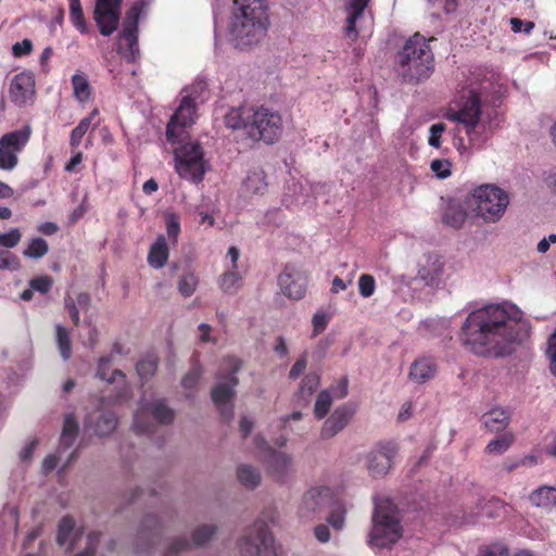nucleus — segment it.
<instances>
[{"label": "nucleus", "mask_w": 556, "mask_h": 556, "mask_svg": "<svg viewBox=\"0 0 556 556\" xmlns=\"http://www.w3.org/2000/svg\"><path fill=\"white\" fill-rule=\"evenodd\" d=\"M11 101L24 106L35 96V78L31 73L22 72L13 77L9 88Z\"/></svg>", "instance_id": "obj_21"}, {"label": "nucleus", "mask_w": 556, "mask_h": 556, "mask_svg": "<svg viewBox=\"0 0 556 556\" xmlns=\"http://www.w3.org/2000/svg\"><path fill=\"white\" fill-rule=\"evenodd\" d=\"M70 1V21L72 25L80 33L87 34L89 27L85 18V14L81 8L80 0H68Z\"/></svg>", "instance_id": "obj_38"}, {"label": "nucleus", "mask_w": 556, "mask_h": 556, "mask_svg": "<svg viewBox=\"0 0 556 556\" xmlns=\"http://www.w3.org/2000/svg\"><path fill=\"white\" fill-rule=\"evenodd\" d=\"M330 497V490L326 486H315L307 490L302 496L298 514L300 518L312 520L319 515Z\"/></svg>", "instance_id": "obj_17"}, {"label": "nucleus", "mask_w": 556, "mask_h": 556, "mask_svg": "<svg viewBox=\"0 0 556 556\" xmlns=\"http://www.w3.org/2000/svg\"><path fill=\"white\" fill-rule=\"evenodd\" d=\"M242 285V276L238 270H226L218 279V286L224 293L233 294Z\"/></svg>", "instance_id": "obj_37"}, {"label": "nucleus", "mask_w": 556, "mask_h": 556, "mask_svg": "<svg viewBox=\"0 0 556 556\" xmlns=\"http://www.w3.org/2000/svg\"><path fill=\"white\" fill-rule=\"evenodd\" d=\"M208 541V526L199 527L192 534V542L186 538H177L168 545L165 556H177L180 552L187 551L191 545L200 546Z\"/></svg>", "instance_id": "obj_23"}, {"label": "nucleus", "mask_w": 556, "mask_h": 556, "mask_svg": "<svg viewBox=\"0 0 556 556\" xmlns=\"http://www.w3.org/2000/svg\"><path fill=\"white\" fill-rule=\"evenodd\" d=\"M307 358L306 353H304L291 367L289 371V378L292 380L298 379L306 369Z\"/></svg>", "instance_id": "obj_61"}, {"label": "nucleus", "mask_w": 556, "mask_h": 556, "mask_svg": "<svg viewBox=\"0 0 556 556\" xmlns=\"http://www.w3.org/2000/svg\"><path fill=\"white\" fill-rule=\"evenodd\" d=\"M397 453L395 444L387 442L374 447L366 456L367 469L371 477L386 476L392 467L393 458Z\"/></svg>", "instance_id": "obj_15"}, {"label": "nucleus", "mask_w": 556, "mask_h": 556, "mask_svg": "<svg viewBox=\"0 0 556 556\" xmlns=\"http://www.w3.org/2000/svg\"><path fill=\"white\" fill-rule=\"evenodd\" d=\"M33 51V42L30 39H23L20 42H15L12 47V53L15 58H22L30 54Z\"/></svg>", "instance_id": "obj_59"}, {"label": "nucleus", "mask_w": 556, "mask_h": 556, "mask_svg": "<svg viewBox=\"0 0 556 556\" xmlns=\"http://www.w3.org/2000/svg\"><path fill=\"white\" fill-rule=\"evenodd\" d=\"M20 267L21 263L15 254L0 250V269L17 270Z\"/></svg>", "instance_id": "obj_53"}, {"label": "nucleus", "mask_w": 556, "mask_h": 556, "mask_svg": "<svg viewBox=\"0 0 556 556\" xmlns=\"http://www.w3.org/2000/svg\"><path fill=\"white\" fill-rule=\"evenodd\" d=\"M201 376V368L199 365L193 364L188 374L182 378L181 384L185 389H193Z\"/></svg>", "instance_id": "obj_55"}, {"label": "nucleus", "mask_w": 556, "mask_h": 556, "mask_svg": "<svg viewBox=\"0 0 556 556\" xmlns=\"http://www.w3.org/2000/svg\"><path fill=\"white\" fill-rule=\"evenodd\" d=\"M430 168L438 178L445 179L451 176L452 163L445 159H437L430 163Z\"/></svg>", "instance_id": "obj_52"}, {"label": "nucleus", "mask_w": 556, "mask_h": 556, "mask_svg": "<svg viewBox=\"0 0 556 556\" xmlns=\"http://www.w3.org/2000/svg\"><path fill=\"white\" fill-rule=\"evenodd\" d=\"M198 285V279L192 273L184 274L178 281V290L184 296H190Z\"/></svg>", "instance_id": "obj_49"}, {"label": "nucleus", "mask_w": 556, "mask_h": 556, "mask_svg": "<svg viewBox=\"0 0 556 556\" xmlns=\"http://www.w3.org/2000/svg\"><path fill=\"white\" fill-rule=\"evenodd\" d=\"M74 97L81 103L87 102L91 97V86L84 73H76L72 77Z\"/></svg>", "instance_id": "obj_36"}, {"label": "nucleus", "mask_w": 556, "mask_h": 556, "mask_svg": "<svg viewBox=\"0 0 556 556\" xmlns=\"http://www.w3.org/2000/svg\"><path fill=\"white\" fill-rule=\"evenodd\" d=\"M237 478L242 486L253 490L262 482V473L260 469L250 464H241L237 468Z\"/></svg>", "instance_id": "obj_29"}, {"label": "nucleus", "mask_w": 556, "mask_h": 556, "mask_svg": "<svg viewBox=\"0 0 556 556\" xmlns=\"http://www.w3.org/2000/svg\"><path fill=\"white\" fill-rule=\"evenodd\" d=\"M477 215L485 223H497L509 204L508 193L495 185H482L473 190Z\"/></svg>", "instance_id": "obj_7"}, {"label": "nucleus", "mask_w": 556, "mask_h": 556, "mask_svg": "<svg viewBox=\"0 0 556 556\" xmlns=\"http://www.w3.org/2000/svg\"><path fill=\"white\" fill-rule=\"evenodd\" d=\"M444 265L442 256L434 253L426 254L418 264L416 279L425 286L437 287L442 282Z\"/></svg>", "instance_id": "obj_19"}, {"label": "nucleus", "mask_w": 556, "mask_h": 556, "mask_svg": "<svg viewBox=\"0 0 556 556\" xmlns=\"http://www.w3.org/2000/svg\"><path fill=\"white\" fill-rule=\"evenodd\" d=\"M531 325L515 304L503 302L472 311L466 318L460 340L477 355L503 357L526 341Z\"/></svg>", "instance_id": "obj_1"}, {"label": "nucleus", "mask_w": 556, "mask_h": 556, "mask_svg": "<svg viewBox=\"0 0 556 556\" xmlns=\"http://www.w3.org/2000/svg\"><path fill=\"white\" fill-rule=\"evenodd\" d=\"M64 306H65V309L67 311L74 326L78 327L80 324V316H79V308L77 307L75 300L70 295H66L64 298Z\"/></svg>", "instance_id": "obj_57"}, {"label": "nucleus", "mask_w": 556, "mask_h": 556, "mask_svg": "<svg viewBox=\"0 0 556 556\" xmlns=\"http://www.w3.org/2000/svg\"><path fill=\"white\" fill-rule=\"evenodd\" d=\"M546 354L549 358L551 371L556 377V330L548 339Z\"/></svg>", "instance_id": "obj_58"}, {"label": "nucleus", "mask_w": 556, "mask_h": 556, "mask_svg": "<svg viewBox=\"0 0 556 556\" xmlns=\"http://www.w3.org/2000/svg\"><path fill=\"white\" fill-rule=\"evenodd\" d=\"M123 0H96L93 20L102 36H111L118 27Z\"/></svg>", "instance_id": "obj_14"}, {"label": "nucleus", "mask_w": 556, "mask_h": 556, "mask_svg": "<svg viewBox=\"0 0 556 556\" xmlns=\"http://www.w3.org/2000/svg\"><path fill=\"white\" fill-rule=\"evenodd\" d=\"M79 426L73 414L66 415L64 419L63 430L60 439L62 448H70L78 434Z\"/></svg>", "instance_id": "obj_35"}, {"label": "nucleus", "mask_w": 556, "mask_h": 556, "mask_svg": "<svg viewBox=\"0 0 556 556\" xmlns=\"http://www.w3.org/2000/svg\"><path fill=\"white\" fill-rule=\"evenodd\" d=\"M195 105L190 97H185L170 117L166 127V139L170 143L181 142L186 136L185 128L194 122Z\"/></svg>", "instance_id": "obj_13"}, {"label": "nucleus", "mask_w": 556, "mask_h": 556, "mask_svg": "<svg viewBox=\"0 0 556 556\" xmlns=\"http://www.w3.org/2000/svg\"><path fill=\"white\" fill-rule=\"evenodd\" d=\"M509 23H510V26H511V30L514 33H525V34H530L531 30L534 28V23L533 22H530V21H522L520 18H517V17H511L509 20Z\"/></svg>", "instance_id": "obj_60"}, {"label": "nucleus", "mask_w": 556, "mask_h": 556, "mask_svg": "<svg viewBox=\"0 0 556 556\" xmlns=\"http://www.w3.org/2000/svg\"><path fill=\"white\" fill-rule=\"evenodd\" d=\"M482 421L491 432H500L507 427L509 415L505 409L496 407L485 413Z\"/></svg>", "instance_id": "obj_30"}, {"label": "nucleus", "mask_w": 556, "mask_h": 556, "mask_svg": "<svg viewBox=\"0 0 556 556\" xmlns=\"http://www.w3.org/2000/svg\"><path fill=\"white\" fill-rule=\"evenodd\" d=\"M307 276L295 265L288 264L278 277L281 292L288 298L300 300L306 291Z\"/></svg>", "instance_id": "obj_16"}, {"label": "nucleus", "mask_w": 556, "mask_h": 556, "mask_svg": "<svg viewBox=\"0 0 556 556\" xmlns=\"http://www.w3.org/2000/svg\"><path fill=\"white\" fill-rule=\"evenodd\" d=\"M281 132L282 119L278 112L264 106L252 109L250 122L245 125V135L251 140L273 144Z\"/></svg>", "instance_id": "obj_6"}, {"label": "nucleus", "mask_w": 556, "mask_h": 556, "mask_svg": "<svg viewBox=\"0 0 556 556\" xmlns=\"http://www.w3.org/2000/svg\"><path fill=\"white\" fill-rule=\"evenodd\" d=\"M481 556H508V549L501 544L488 546Z\"/></svg>", "instance_id": "obj_63"}, {"label": "nucleus", "mask_w": 556, "mask_h": 556, "mask_svg": "<svg viewBox=\"0 0 556 556\" xmlns=\"http://www.w3.org/2000/svg\"><path fill=\"white\" fill-rule=\"evenodd\" d=\"M138 35L137 24L123 22V28L118 34L117 51L128 63H134L140 58Z\"/></svg>", "instance_id": "obj_20"}, {"label": "nucleus", "mask_w": 556, "mask_h": 556, "mask_svg": "<svg viewBox=\"0 0 556 556\" xmlns=\"http://www.w3.org/2000/svg\"><path fill=\"white\" fill-rule=\"evenodd\" d=\"M157 365L159 357L154 353H149L137 363L136 369L142 380H148L155 374Z\"/></svg>", "instance_id": "obj_39"}, {"label": "nucleus", "mask_w": 556, "mask_h": 556, "mask_svg": "<svg viewBox=\"0 0 556 556\" xmlns=\"http://www.w3.org/2000/svg\"><path fill=\"white\" fill-rule=\"evenodd\" d=\"M481 101L479 96L470 91L468 98L463 102L458 111H448L447 119L462 123L466 128L469 141L473 144H481L485 141L482 136L485 126L480 122Z\"/></svg>", "instance_id": "obj_8"}, {"label": "nucleus", "mask_w": 556, "mask_h": 556, "mask_svg": "<svg viewBox=\"0 0 556 556\" xmlns=\"http://www.w3.org/2000/svg\"><path fill=\"white\" fill-rule=\"evenodd\" d=\"M320 383V377L317 372L307 374L301 381L299 395L307 400Z\"/></svg>", "instance_id": "obj_44"}, {"label": "nucleus", "mask_w": 556, "mask_h": 556, "mask_svg": "<svg viewBox=\"0 0 556 556\" xmlns=\"http://www.w3.org/2000/svg\"><path fill=\"white\" fill-rule=\"evenodd\" d=\"M75 527V520L71 516H64L59 522L56 542L59 545H64Z\"/></svg>", "instance_id": "obj_46"}, {"label": "nucleus", "mask_w": 556, "mask_h": 556, "mask_svg": "<svg viewBox=\"0 0 556 556\" xmlns=\"http://www.w3.org/2000/svg\"><path fill=\"white\" fill-rule=\"evenodd\" d=\"M403 535L400 511L389 500L377 503L368 543L378 548H389Z\"/></svg>", "instance_id": "obj_5"}, {"label": "nucleus", "mask_w": 556, "mask_h": 556, "mask_svg": "<svg viewBox=\"0 0 556 556\" xmlns=\"http://www.w3.org/2000/svg\"><path fill=\"white\" fill-rule=\"evenodd\" d=\"M203 155V149L198 142L180 144L174 150L177 174L194 184L201 182L205 175Z\"/></svg>", "instance_id": "obj_9"}, {"label": "nucleus", "mask_w": 556, "mask_h": 556, "mask_svg": "<svg viewBox=\"0 0 556 556\" xmlns=\"http://www.w3.org/2000/svg\"><path fill=\"white\" fill-rule=\"evenodd\" d=\"M264 462L268 472L279 482H286L295 472L293 456L285 452L268 447Z\"/></svg>", "instance_id": "obj_18"}, {"label": "nucleus", "mask_w": 556, "mask_h": 556, "mask_svg": "<svg viewBox=\"0 0 556 556\" xmlns=\"http://www.w3.org/2000/svg\"><path fill=\"white\" fill-rule=\"evenodd\" d=\"M112 362V356H102L98 361V368H97V377L101 380H105L108 382H114L116 377H125L123 371L115 369L112 372H110V365Z\"/></svg>", "instance_id": "obj_41"}, {"label": "nucleus", "mask_w": 556, "mask_h": 556, "mask_svg": "<svg viewBox=\"0 0 556 556\" xmlns=\"http://www.w3.org/2000/svg\"><path fill=\"white\" fill-rule=\"evenodd\" d=\"M467 218L465 208L456 202H450L442 215V222L448 227L458 229L463 226Z\"/></svg>", "instance_id": "obj_31"}, {"label": "nucleus", "mask_w": 556, "mask_h": 556, "mask_svg": "<svg viewBox=\"0 0 556 556\" xmlns=\"http://www.w3.org/2000/svg\"><path fill=\"white\" fill-rule=\"evenodd\" d=\"M52 286L53 279L48 275L35 277L29 281V287L41 294H47L51 290Z\"/></svg>", "instance_id": "obj_50"}, {"label": "nucleus", "mask_w": 556, "mask_h": 556, "mask_svg": "<svg viewBox=\"0 0 556 556\" xmlns=\"http://www.w3.org/2000/svg\"><path fill=\"white\" fill-rule=\"evenodd\" d=\"M49 251L47 241L42 238H33L23 254L29 258H41Z\"/></svg>", "instance_id": "obj_42"}, {"label": "nucleus", "mask_w": 556, "mask_h": 556, "mask_svg": "<svg viewBox=\"0 0 556 556\" xmlns=\"http://www.w3.org/2000/svg\"><path fill=\"white\" fill-rule=\"evenodd\" d=\"M55 340L62 358L68 361L72 356V340L65 327L61 325L55 326Z\"/></svg>", "instance_id": "obj_40"}, {"label": "nucleus", "mask_w": 556, "mask_h": 556, "mask_svg": "<svg viewBox=\"0 0 556 556\" xmlns=\"http://www.w3.org/2000/svg\"><path fill=\"white\" fill-rule=\"evenodd\" d=\"M241 368V359L227 356L223 358L215 374V386L211 390V400L225 421L233 417V401L236 388L239 384L238 374Z\"/></svg>", "instance_id": "obj_4"}, {"label": "nucleus", "mask_w": 556, "mask_h": 556, "mask_svg": "<svg viewBox=\"0 0 556 556\" xmlns=\"http://www.w3.org/2000/svg\"><path fill=\"white\" fill-rule=\"evenodd\" d=\"M168 245L164 236H159L151 245L148 254V263L153 268H162L168 260Z\"/></svg>", "instance_id": "obj_27"}, {"label": "nucleus", "mask_w": 556, "mask_h": 556, "mask_svg": "<svg viewBox=\"0 0 556 556\" xmlns=\"http://www.w3.org/2000/svg\"><path fill=\"white\" fill-rule=\"evenodd\" d=\"M89 425L91 426L92 418L88 419ZM117 426V417L113 412H102L98 417L92 427L94 433L97 435H108L112 433Z\"/></svg>", "instance_id": "obj_32"}, {"label": "nucleus", "mask_w": 556, "mask_h": 556, "mask_svg": "<svg viewBox=\"0 0 556 556\" xmlns=\"http://www.w3.org/2000/svg\"><path fill=\"white\" fill-rule=\"evenodd\" d=\"M331 404L332 396L330 395V392L328 390L321 391L318 394L314 406V413L316 417L319 419L324 418L329 412Z\"/></svg>", "instance_id": "obj_47"}, {"label": "nucleus", "mask_w": 556, "mask_h": 556, "mask_svg": "<svg viewBox=\"0 0 556 556\" xmlns=\"http://www.w3.org/2000/svg\"><path fill=\"white\" fill-rule=\"evenodd\" d=\"M358 290L363 298H369L375 293L376 281L375 278L369 274L361 275L358 279Z\"/></svg>", "instance_id": "obj_51"}, {"label": "nucleus", "mask_w": 556, "mask_h": 556, "mask_svg": "<svg viewBox=\"0 0 556 556\" xmlns=\"http://www.w3.org/2000/svg\"><path fill=\"white\" fill-rule=\"evenodd\" d=\"M267 189L265 173L262 169H255L248 174L241 186V194L245 198L263 194Z\"/></svg>", "instance_id": "obj_26"}, {"label": "nucleus", "mask_w": 556, "mask_h": 556, "mask_svg": "<svg viewBox=\"0 0 556 556\" xmlns=\"http://www.w3.org/2000/svg\"><path fill=\"white\" fill-rule=\"evenodd\" d=\"M514 437L511 434H504L489 442L485 447L486 453L501 455L508 450Z\"/></svg>", "instance_id": "obj_45"}, {"label": "nucleus", "mask_w": 556, "mask_h": 556, "mask_svg": "<svg viewBox=\"0 0 556 556\" xmlns=\"http://www.w3.org/2000/svg\"><path fill=\"white\" fill-rule=\"evenodd\" d=\"M22 235L17 228L11 229L9 232L0 233V247L7 249L14 248L21 241Z\"/></svg>", "instance_id": "obj_54"}, {"label": "nucleus", "mask_w": 556, "mask_h": 556, "mask_svg": "<svg viewBox=\"0 0 556 556\" xmlns=\"http://www.w3.org/2000/svg\"><path fill=\"white\" fill-rule=\"evenodd\" d=\"M529 500L532 505L551 510L556 505V488L542 485L529 495Z\"/></svg>", "instance_id": "obj_28"}, {"label": "nucleus", "mask_w": 556, "mask_h": 556, "mask_svg": "<svg viewBox=\"0 0 556 556\" xmlns=\"http://www.w3.org/2000/svg\"><path fill=\"white\" fill-rule=\"evenodd\" d=\"M354 412L346 405L338 407L330 417L324 422L320 437L330 439L343 430L350 422Z\"/></svg>", "instance_id": "obj_22"}, {"label": "nucleus", "mask_w": 556, "mask_h": 556, "mask_svg": "<svg viewBox=\"0 0 556 556\" xmlns=\"http://www.w3.org/2000/svg\"><path fill=\"white\" fill-rule=\"evenodd\" d=\"M31 127L24 125L0 137V169L12 170L18 164V154L30 140Z\"/></svg>", "instance_id": "obj_11"}, {"label": "nucleus", "mask_w": 556, "mask_h": 556, "mask_svg": "<svg viewBox=\"0 0 556 556\" xmlns=\"http://www.w3.org/2000/svg\"><path fill=\"white\" fill-rule=\"evenodd\" d=\"M370 0H348L345 9L348 12L345 35L350 38H356V22L364 15Z\"/></svg>", "instance_id": "obj_25"}, {"label": "nucleus", "mask_w": 556, "mask_h": 556, "mask_svg": "<svg viewBox=\"0 0 556 556\" xmlns=\"http://www.w3.org/2000/svg\"><path fill=\"white\" fill-rule=\"evenodd\" d=\"M444 130H445V125L443 123H437L430 127V129H429L430 136H429V140H428V143L430 147H433L437 149L441 147V136L444 132Z\"/></svg>", "instance_id": "obj_56"}, {"label": "nucleus", "mask_w": 556, "mask_h": 556, "mask_svg": "<svg viewBox=\"0 0 556 556\" xmlns=\"http://www.w3.org/2000/svg\"><path fill=\"white\" fill-rule=\"evenodd\" d=\"M240 556H278L274 536L268 527L256 521L239 541Z\"/></svg>", "instance_id": "obj_10"}, {"label": "nucleus", "mask_w": 556, "mask_h": 556, "mask_svg": "<svg viewBox=\"0 0 556 556\" xmlns=\"http://www.w3.org/2000/svg\"><path fill=\"white\" fill-rule=\"evenodd\" d=\"M149 416H152L161 425H169L174 420L175 413L166 405L164 400L142 404L134 417L132 428L136 433L151 434L153 432L154 425L147 420Z\"/></svg>", "instance_id": "obj_12"}, {"label": "nucleus", "mask_w": 556, "mask_h": 556, "mask_svg": "<svg viewBox=\"0 0 556 556\" xmlns=\"http://www.w3.org/2000/svg\"><path fill=\"white\" fill-rule=\"evenodd\" d=\"M153 0H137L132 3L129 10L126 12L125 22L139 25V20L150 8Z\"/></svg>", "instance_id": "obj_43"}, {"label": "nucleus", "mask_w": 556, "mask_h": 556, "mask_svg": "<svg viewBox=\"0 0 556 556\" xmlns=\"http://www.w3.org/2000/svg\"><path fill=\"white\" fill-rule=\"evenodd\" d=\"M432 71L433 53L427 39L417 33L399 51L396 73L405 83L416 84L429 78Z\"/></svg>", "instance_id": "obj_3"}, {"label": "nucleus", "mask_w": 556, "mask_h": 556, "mask_svg": "<svg viewBox=\"0 0 556 556\" xmlns=\"http://www.w3.org/2000/svg\"><path fill=\"white\" fill-rule=\"evenodd\" d=\"M313 327H314V334H318L319 332L324 331L328 319L325 314H315L313 316Z\"/></svg>", "instance_id": "obj_64"}, {"label": "nucleus", "mask_w": 556, "mask_h": 556, "mask_svg": "<svg viewBox=\"0 0 556 556\" xmlns=\"http://www.w3.org/2000/svg\"><path fill=\"white\" fill-rule=\"evenodd\" d=\"M164 218H165V225H166V231H167L168 238L173 242H177L178 236L180 233L179 216L174 212H166L164 215Z\"/></svg>", "instance_id": "obj_48"}, {"label": "nucleus", "mask_w": 556, "mask_h": 556, "mask_svg": "<svg viewBox=\"0 0 556 556\" xmlns=\"http://www.w3.org/2000/svg\"><path fill=\"white\" fill-rule=\"evenodd\" d=\"M99 115V110L96 108L91 111V113L84 117L78 125L72 130L70 137V146L72 149H77L83 140V137L87 134V131L91 127V123L93 118Z\"/></svg>", "instance_id": "obj_34"}, {"label": "nucleus", "mask_w": 556, "mask_h": 556, "mask_svg": "<svg viewBox=\"0 0 556 556\" xmlns=\"http://www.w3.org/2000/svg\"><path fill=\"white\" fill-rule=\"evenodd\" d=\"M230 35L235 46L241 50L258 45L266 36L269 25L266 0H236Z\"/></svg>", "instance_id": "obj_2"}, {"label": "nucleus", "mask_w": 556, "mask_h": 556, "mask_svg": "<svg viewBox=\"0 0 556 556\" xmlns=\"http://www.w3.org/2000/svg\"><path fill=\"white\" fill-rule=\"evenodd\" d=\"M435 372V362L430 357H420L412 364L408 378L415 383L422 384L432 379Z\"/></svg>", "instance_id": "obj_24"}, {"label": "nucleus", "mask_w": 556, "mask_h": 556, "mask_svg": "<svg viewBox=\"0 0 556 556\" xmlns=\"http://www.w3.org/2000/svg\"><path fill=\"white\" fill-rule=\"evenodd\" d=\"M253 108H239L231 109L225 115V124L227 127L232 129H243L245 131V125L249 124Z\"/></svg>", "instance_id": "obj_33"}, {"label": "nucleus", "mask_w": 556, "mask_h": 556, "mask_svg": "<svg viewBox=\"0 0 556 556\" xmlns=\"http://www.w3.org/2000/svg\"><path fill=\"white\" fill-rule=\"evenodd\" d=\"M240 256V251L236 247H230L226 254V262L228 263L227 266L231 270H236L238 265L237 262Z\"/></svg>", "instance_id": "obj_62"}]
</instances>
